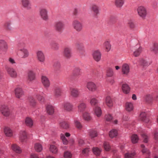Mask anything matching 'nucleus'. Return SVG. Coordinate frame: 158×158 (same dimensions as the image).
Returning <instances> with one entry per match:
<instances>
[{
	"label": "nucleus",
	"mask_w": 158,
	"mask_h": 158,
	"mask_svg": "<svg viewBox=\"0 0 158 158\" xmlns=\"http://www.w3.org/2000/svg\"><path fill=\"white\" fill-rule=\"evenodd\" d=\"M106 73V75L108 77H111L113 74V70L111 68H109L107 69Z\"/></svg>",
	"instance_id": "nucleus-50"
},
{
	"label": "nucleus",
	"mask_w": 158,
	"mask_h": 158,
	"mask_svg": "<svg viewBox=\"0 0 158 158\" xmlns=\"http://www.w3.org/2000/svg\"><path fill=\"white\" fill-rule=\"evenodd\" d=\"M60 125L61 127L64 129H67L69 127V123L65 121L61 123Z\"/></svg>",
	"instance_id": "nucleus-39"
},
{
	"label": "nucleus",
	"mask_w": 158,
	"mask_h": 158,
	"mask_svg": "<svg viewBox=\"0 0 158 158\" xmlns=\"http://www.w3.org/2000/svg\"><path fill=\"white\" fill-rule=\"evenodd\" d=\"M136 154L135 152L131 153H126L125 154L124 156L125 158H133Z\"/></svg>",
	"instance_id": "nucleus-42"
},
{
	"label": "nucleus",
	"mask_w": 158,
	"mask_h": 158,
	"mask_svg": "<svg viewBox=\"0 0 158 158\" xmlns=\"http://www.w3.org/2000/svg\"><path fill=\"white\" fill-rule=\"evenodd\" d=\"M80 72V69L78 68H76L73 70V74L74 76H77L79 74Z\"/></svg>",
	"instance_id": "nucleus-54"
},
{
	"label": "nucleus",
	"mask_w": 158,
	"mask_h": 158,
	"mask_svg": "<svg viewBox=\"0 0 158 158\" xmlns=\"http://www.w3.org/2000/svg\"><path fill=\"white\" fill-rule=\"evenodd\" d=\"M131 140L132 143L133 144H135L138 143L139 138L137 135L133 134L131 136Z\"/></svg>",
	"instance_id": "nucleus-26"
},
{
	"label": "nucleus",
	"mask_w": 158,
	"mask_h": 158,
	"mask_svg": "<svg viewBox=\"0 0 158 158\" xmlns=\"http://www.w3.org/2000/svg\"><path fill=\"white\" fill-rule=\"evenodd\" d=\"M36 98L41 102H44V98L42 96H41L39 95H37Z\"/></svg>",
	"instance_id": "nucleus-60"
},
{
	"label": "nucleus",
	"mask_w": 158,
	"mask_h": 158,
	"mask_svg": "<svg viewBox=\"0 0 158 158\" xmlns=\"http://www.w3.org/2000/svg\"><path fill=\"white\" fill-rule=\"evenodd\" d=\"M76 46L79 51L82 50L83 49V47L82 44H79L78 43H77L76 44Z\"/></svg>",
	"instance_id": "nucleus-58"
},
{
	"label": "nucleus",
	"mask_w": 158,
	"mask_h": 158,
	"mask_svg": "<svg viewBox=\"0 0 158 158\" xmlns=\"http://www.w3.org/2000/svg\"><path fill=\"white\" fill-rule=\"evenodd\" d=\"M92 151L94 154L97 156H99L101 153V150L98 147H93Z\"/></svg>",
	"instance_id": "nucleus-27"
},
{
	"label": "nucleus",
	"mask_w": 158,
	"mask_h": 158,
	"mask_svg": "<svg viewBox=\"0 0 158 158\" xmlns=\"http://www.w3.org/2000/svg\"><path fill=\"white\" fill-rule=\"evenodd\" d=\"M118 135V131L115 129H112L109 132V135L111 138L116 137Z\"/></svg>",
	"instance_id": "nucleus-19"
},
{
	"label": "nucleus",
	"mask_w": 158,
	"mask_h": 158,
	"mask_svg": "<svg viewBox=\"0 0 158 158\" xmlns=\"http://www.w3.org/2000/svg\"><path fill=\"white\" fill-rule=\"evenodd\" d=\"M92 9L94 13V15L96 16L99 13L98 7L95 5H93L92 6Z\"/></svg>",
	"instance_id": "nucleus-28"
},
{
	"label": "nucleus",
	"mask_w": 158,
	"mask_h": 158,
	"mask_svg": "<svg viewBox=\"0 0 158 158\" xmlns=\"http://www.w3.org/2000/svg\"><path fill=\"white\" fill-rule=\"evenodd\" d=\"M35 148L37 152H40L42 150V145L39 143H36L35 144Z\"/></svg>",
	"instance_id": "nucleus-38"
},
{
	"label": "nucleus",
	"mask_w": 158,
	"mask_h": 158,
	"mask_svg": "<svg viewBox=\"0 0 158 158\" xmlns=\"http://www.w3.org/2000/svg\"><path fill=\"white\" fill-rule=\"evenodd\" d=\"M94 59L96 61H99L101 59V54L98 50L94 51L93 54Z\"/></svg>",
	"instance_id": "nucleus-6"
},
{
	"label": "nucleus",
	"mask_w": 158,
	"mask_h": 158,
	"mask_svg": "<svg viewBox=\"0 0 158 158\" xmlns=\"http://www.w3.org/2000/svg\"><path fill=\"white\" fill-rule=\"evenodd\" d=\"M140 63L141 65L143 67L148 66L151 64V63L148 62L146 60L143 59L140 60Z\"/></svg>",
	"instance_id": "nucleus-29"
},
{
	"label": "nucleus",
	"mask_w": 158,
	"mask_h": 158,
	"mask_svg": "<svg viewBox=\"0 0 158 158\" xmlns=\"http://www.w3.org/2000/svg\"><path fill=\"white\" fill-rule=\"evenodd\" d=\"M124 3V0H115V4L117 7H121Z\"/></svg>",
	"instance_id": "nucleus-32"
},
{
	"label": "nucleus",
	"mask_w": 158,
	"mask_h": 158,
	"mask_svg": "<svg viewBox=\"0 0 158 158\" xmlns=\"http://www.w3.org/2000/svg\"><path fill=\"white\" fill-rule=\"evenodd\" d=\"M28 77L31 81L34 80L35 79V75L32 72L30 71L28 73Z\"/></svg>",
	"instance_id": "nucleus-40"
},
{
	"label": "nucleus",
	"mask_w": 158,
	"mask_h": 158,
	"mask_svg": "<svg viewBox=\"0 0 158 158\" xmlns=\"http://www.w3.org/2000/svg\"><path fill=\"white\" fill-rule=\"evenodd\" d=\"M87 87L89 90L92 91H94L96 89V85L92 82H90L87 83Z\"/></svg>",
	"instance_id": "nucleus-13"
},
{
	"label": "nucleus",
	"mask_w": 158,
	"mask_h": 158,
	"mask_svg": "<svg viewBox=\"0 0 158 158\" xmlns=\"http://www.w3.org/2000/svg\"><path fill=\"white\" fill-rule=\"evenodd\" d=\"M25 123L27 126L31 127L33 125V122L30 118L27 117L25 119Z\"/></svg>",
	"instance_id": "nucleus-18"
},
{
	"label": "nucleus",
	"mask_w": 158,
	"mask_h": 158,
	"mask_svg": "<svg viewBox=\"0 0 158 158\" xmlns=\"http://www.w3.org/2000/svg\"><path fill=\"white\" fill-rule=\"evenodd\" d=\"M11 147L13 150L16 152L19 153H20L22 151L20 148L16 144H13L11 146Z\"/></svg>",
	"instance_id": "nucleus-24"
},
{
	"label": "nucleus",
	"mask_w": 158,
	"mask_h": 158,
	"mask_svg": "<svg viewBox=\"0 0 158 158\" xmlns=\"http://www.w3.org/2000/svg\"><path fill=\"white\" fill-rule=\"evenodd\" d=\"M19 56L23 58H25L27 57L29 55V52L27 50L25 49H20Z\"/></svg>",
	"instance_id": "nucleus-8"
},
{
	"label": "nucleus",
	"mask_w": 158,
	"mask_h": 158,
	"mask_svg": "<svg viewBox=\"0 0 158 158\" xmlns=\"http://www.w3.org/2000/svg\"><path fill=\"white\" fill-rule=\"evenodd\" d=\"M152 96L150 95H147L146 97V100L147 102L149 103L152 102Z\"/></svg>",
	"instance_id": "nucleus-59"
},
{
	"label": "nucleus",
	"mask_w": 158,
	"mask_h": 158,
	"mask_svg": "<svg viewBox=\"0 0 158 158\" xmlns=\"http://www.w3.org/2000/svg\"><path fill=\"white\" fill-rule=\"evenodd\" d=\"M64 109L67 111H70L72 110L73 106L70 103L66 102L64 105Z\"/></svg>",
	"instance_id": "nucleus-33"
},
{
	"label": "nucleus",
	"mask_w": 158,
	"mask_h": 158,
	"mask_svg": "<svg viewBox=\"0 0 158 158\" xmlns=\"http://www.w3.org/2000/svg\"><path fill=\"white\" fill-rule=\"evenodd\" d=\"M22 2L24 7L27 9H29L31 8V5L29 0H22Z\"/></svg>",
	"instance_id": "nucleus-21"
},
{
	"label": "nucleus",
	"mask_w": 158,
	"mask_h": 158,
	"mask_svg": "<svg viewBox=\"0 0 158 158\" xmlns=\"http://www.w3.org/2000/svg\"><path fill=\"white\" fill-rule=\"evenodd\" d=\"M53 67L54 69L57 71L60 68V64L59 62L57 61L53 64Z\"/></svg>",
	"instance_id": "nucleus-52"
},
{
	"label": "nucleus",
	"mask_w": 158,
	"mask_h": 158,
	"mask_svg": "<svg viewBox=\"0 0 158 158\" xmlns=\"http://www.w3.org/2000/svg\"><path fill=\"white\" fill-rule=\"evenodd\" d=\"M128 24L130 27L131 28H133L135 27V25L134 23L132 22L131 21H130L129 23Z\"/></svg>",
	"instance_id": "nucleus-64"
},
{
	"label": "nucleus",
	"mask_w": 158,
	"mask_h": 158,
	"mask_svg": "<svg viewBox=\"0 0 158 158\" xmlns=\"http://www.w3.org/2000/svg\"><path fill=\"white\" fill-rule=\"evenodd\" d=\"M52 48L55 50H57L58 49V46L57 44L53 43L52 44Z\"/></svg>",
	"instance_id": "nucleus-63"
},
{
	"label": "nucleus",
	"mask_w": 158,
	"mask_h": 158,
	"mask_svg": "<svg viewBox=\"0 0 158 158\" xmlns=\"http://www.w3.org/2000/svg\"><path fill=\"white\" fill-rule=\"evenodd\" d=\"M152 51L155 53L158 52V44L154 43L152 48Z\"/></svg>",
	"instance_id": "nucleus-49"
},
{
	"label": "nucleus",
	"mask_w": 158,
	"mask_h": 158,
	"mask_svg": "<svg viewBox=\"0 0 158 158\" xmlns=\"http://www.w3.org/2000/svg\"><path fill=\"white\" fill-rule=\"evenodd\" d=\"M89 135L91 139H92L97 137L98 133L96 131L92 130L89 131Z\"/></svg>",
	"instance_id": "nucleus-34"
},
{
	"label": "nucleus",
	"mask_w": 158,
	"mask_h": 158,
	"mask_svg": "<svg viewBox=\"0 0 158 158\" xmlns=\"http://www.w3.org/2000/svg\"><path fill=\"white\" fill-rule=\"evenodd\" d=\"M11 23L10 21H8L5 22L3 24V27L6 30H11L12 28L11 26Z\"/></svg>",
	"instance_id": "nucleus-22"
},
{
	"label": "nucleus",
	"mask_w": 158,
	"mask_h": 158,
	"mask_svg": "<svg viewBox=\"0 0 158 158\" xmlns=\"http://www.w3.org/2000/svg\"><path fill=\"white\" fill-rule=\"evenodd\" d=\"M6 69L9 74L12 77L15 78L17 76L16 72L13 68L6 66Z\"/></svg>",
	"instance_id": "nucleus-3"
},
{
	"label": "nucleus",
	"mask_w": 158,
	"mask_h": 158,
	"mask_svg": "<svg viewBox=\"0 0 158 158\" xmlns=\"http://www.w3.org/2000/svg\"><path fill=\"white\" fill-rule=\"evenodd\" d=\"M50 150L53 153H56L57 152V149L56 146L54 145H51L50 147Z\"/></svg>",
	"instance_id": "nucleus-47"
},
{
	"label": "nucleus",
	"mask_w": 158,
	"mask_h": 158,
	"mask_svg": "<svg viewBox=\"0 0 158 158\" xmlns=\"http://www.w3.org/2000/svg\"><path fill=\"white\" fill-rule=\"evenodd\" d=\"M41 80L42 83L45 87H48L49 86L50 83L47 77L45 76H42V77Z\"/></svg>",
	"instance_id": "nucleus-9"
},
{
	"label": "nucleus",
	"mask_w": 158,
	"mask_h": 158,
	"mask_svg": "<svg viewBox=\"0 0 158 158\" xmlns=\"http://www.w3.org/2000/svg\"><path fill=\"white\" fill-rule=\"evenodd\" d=\"M37 55L38 60L41 62H43L45 60V57L42 52L39 51L37 52Z\"/></svg>",
	"instance_id": "nucleus-15"
},
{
	"label": "nucleus",
	"mask_w": 158,
	"mask_h": 158,
	"mask_svg": "<svg viewBox=\"0 0 158 158\" xmlns=\"http://www.w3.org/2000/svg\"><path fill=\"white\" fill-rule=\"evenodd\" d=\"M8 49V46L6 42L4 40H0V50L6 52Z\"/></svg>",
	"instance_id": "nucleus-5"
},
{
	"label": "nucleus",
	"mask_w": 158,
	"mask_h": 158,
	"mask_svg": "<svg viewBox=\"0 0 158 158\" xmlns=\"http://www.w3.org/2000/svg\"><path fill=\"white\" fill-rule=\"evenodd\" d=\"M142 136L144 139L143 142L146 143L148 142V136L145 134H142Z\"/></svg>",
	"instance_id": "nucleus-62"
},
{
	"label": "nucleus",
	"mask_w": 158,
	"mask_h": 158,
	"mask_svg": "<svg viewBox=\"0 0 158 158\" xmlns=\"http://www.w3.org/2000/svg\"><path fill=\"white\" fill-rule=\"evenodd\" d=\"M122 88L123 92L126 94H128L130 91V87L126 84H123Z\"/></svg>",
	"instance_id": "nucleus-14"
},
{
	"label": "nucleus",
	"mask_w": 158,
	"mask_h": 158,
	"mask_svg": "<svg viewBox=\"0 0 158 158\" xmlns=\"http://www.w3.org/2000/svg\"><path fill=\"white\" fill-rule=\"evenodd\" d=\"M72 155L70 152H66L64 153V157L65 158H71Z\"/></svg>",
	"instance_id": "nucleus-56"
},
{
	"label": "nucleus",
	"mask_w": 158,
	"mask_h": 158,
	"mask_svg": "<svg viewBox=\"0 0 158 158\" xmlns=\"http://www.w3.org/2000/svg\"><path fill=\"white\" fill-rule=\"evenodd\" d=\"M28 100L31 106L33 107L35 106L36 104V102L33 97H28Z\"/></svg>",
	"instance_id": "nucleus-25"
},
{
	"label": "nucleus",
	"mask_w": 158,
	"mask_h": 158,
	"mask_svg": "<svg viewBox=\"0 0 158 158\" xmlns=\"http://www.w3.org/2000/svg\"><path fill=\"white\" fill-rule=\"evenodd\" d=\"M73 24L75 29L77 31H80L82 29L81 24L77 21L75 20L74 21Z\"/></svg>",
	"instance_id": "nucleus-4"
},
{
	"label": "nucleus",
	"mask_w": 158,
	"mask_h": 158,
	"mask_svg": "<svg viewBox=\"0 0 158 158\" xmlns=\"http://www.w3.org/2000/svg\"><path fill=\"white\" fill-rule=\"evenodd\" d=\"M95 114L98 117L101 116L102 114L101 108L100 107H96L94 108Z\"/></svg>",
	"instance_id": "nucleus-30"
},
{
	"label": "nucleus",
	"mask_w": 158,
	"mask_h": 158,
	"mask_svg": "<svg viewBox=\"0 0 158 158\" xmlns=\"http://www.w3.org/2000/svg\"><path fill=\"white\" fill-rule=\"evenodd\" d=\"M61 90L58 87H56L55 89V95L56 97H58L61 95Z\"/></svg>",
	"instance_id": "nucleus-43"
},
{
	"label": "nucleus",
	"mask_w": 158,
	"mask_h": 158,
	"mask_svg": "<svg viewBox=\"0 0 158 158\" xmlns=\"http://www.w3.org/2000/svg\"><path fill=\"white\" fill-rule=\"evenodd\" d=\"M79 95V93L77 90L75 89H73L71 91V95L74 97H77Z\"/></svg>",
	"instance_id": "nucleus-44"
},
{
	"label": "nucleus",
	"mask_w": 158,
	"mask_h": 158,
	"mask_svg": "<svg viewBox=\"0 0 158 158\" xmlns=\"http://www.w3.org/2000/svg\"><path fill=\"white\" fill-rule=\"evenodd\" d=\"M139 119L145 123H148L149 122V118L147 117V114L145 112H142L140 114Z\"/></svg>",
	"instance_id": "nucleus-7"
},
{
	"label": "nucleus",
	"mask_w": 158,
	"mask_h": 158,
	"mask_svg": "<svg viewBox=\"0 0 158 158\" xmlns=\"http://www.w3.org/2000/svg\"><path fill=\"white\" fill-rule=\"evenodd\" d=\"M40 15L42 18L44 20L48 19L47 11L45 9H42L40 10Z\"/></svg>",
	"instance_id": "nucleus-16"
},
{
	"label": "nucleus",
	"mask_w": 158,
	"mask_h": 158,
	"mask_svg": "<svg viewBox=\"0 0 158 158\" xmlns=\"http://www.w3.org/2000/svg\"><path fill=\"white\" fill-rule=\"evenodd\" d=\"M139 16L143 19H144L146 16L147 11L145 8L143 6L139 7L137 10Z\"/></svg>",
	"instance_id": "nucleus-1"
},
{
	"label": "nucleus",
	"mask_w": 158,
	"mask_h": 158,
	"mask_svg": "<svg viewBox=\"0 0 158 158\" xmlns=\"http://www.w3.org/2000/svg\"><path fill=\"white\" fill-rule=\"evenodd\" d=\"M74 122L76 127L78 129H81L82 128V126L79 121L77 120H75Z\"/></svg>",
	"instance_id": "nucleus-53"
},
{
	"label": "nucleus",
	"mask_w": 158,
	"mask_h": 158,
	"mask_svg": "<svg viewBox=\"0 0 158 158\" xmlns=\"http://www.w3.org/2000/svg\"><path fill=\"white\" fill-rule=\"evenodd\" d=\"M104 45L105 47L106 50L107 52L109 51L111 47V45L110 44V42L108 41H106L104 43Z\"/></svg>",
	"instance_id": "nucleus-45"
},
{
	"label": "nucleus",
	"mask_w": 158,
	"mask_h": 158,
	"mask_svg": "<svg viewBox=\"0 0 158 158\" xmlns=\"http://www.w3.org/2000/svg\"><path fill=\"white\" fill-rule=\"evenodd\" d=\"M142 48L141 47H140L139 48L136 49L133 53V55L135 57L139 56L142 52Z\"/></svg>",
	"instance_id": "nucleus-41"
},
{
	"label": "nucleus",
	"mask_w": 158,
	"mask_h": 158,
	"mask_svg": "<svg viewBox=\"0 0 158 158\" xmlns=\"http://www.w3.org/2000/svg\"><path fill=\"white\" fill-rule=\"evenodd\" d=\"M1 112L5 116L7 117L10 114V110L8 107L6 105H3L1 107Z\"/></svg>",
	"instance_id": "nucleus-2"
},
{
	"label": "nucleus",
	"mask_w": 158,
	"mask_h": 158,
	"mask_svg": "<svg viewBox=\"0 0 158 158\" xmlns=\"http://www.w3.org/2000/svg\"><path fill=\"white\" fill-rule=\"evenodd\" d=\"M20 134L21 135L20 136V139L22 142H24L27 137L26 133L25 131H21Z\"/></svg>",
	"instance_id": "nucleus-35"
},
{
	"label": "nucleus",
	"mask_w": 158,
	"mask_h": 158,
	"mask_svg": "<svg viewBox=\"0 0 158 158\" xmlns=\"http://www.w3.org/2000/svg\"><path fill=\"white\" fill-rule=\"evenodd\" d=\"M64 53L66 57L69 58L71 56L70 50L69 48H66L64 50Z\"/></svg>",
	"instance_id": "nucleus-37"
},
{
	"label": "nucleus",
	"mask_w": 158,
	"mask_h": 158,
	"mask_svg": "<svg viewBox=\"0 0 158 158\" xmlns=\"http://www.w3.org/2000/svg\"><path fill=\"white\" fill-rule=\"evenodd\" d=\"M4 132L6 136L11 137L13 135L12 131L9 127H5L4 128Z\"/></svg>",
	"instance_id": "nucleus-20"
},
{
	"label": "nucleus",
	"mask_w": 158,
	"mask_h": 158,
	"mask_svg": "<svg viewBox=\"0 0 158 158\" xmlns=\"http://www.w3.org/2000/svg\"><path fill=\"white\" fill-rule=\"evenodd\" d=\"M126 109L129 112L132 111L133 109L132 104L131 102L126 103Z\"/></svg>",
	"instance_id": "nucleus-31"
},
{
	"label": "nucleus",
	"mask_w": 158,
	"mask_h": 158,
	"mask_svg": "<svg viewBox=\"0 0 158 158\" xmlns=\"http://www.w3.org/2000/svg\"><path fill=\"white\" fill-rule=\"evenodd\" d=\"M83 117L84 119L86 121L90 120L91 118L89 114L87 112H85L83 114Z\"/></svg>",
	"instance_id": "nucleus-48"
},
{
	"label": "nucleus",
	"mask_w": 158,
	"mask_h": 158,
	"mask_svg": "<svg viewBox=\"0 0 158 158\" xmlns=\"http://www.w3.org/2000/svg\"><path fill=\"white\" fill-rule=\"evenodd\" d=\"M103 146L105 151H109L110 149V146L109 142H104L103 144Z\"/></svg>",
	"instance_id": "nucleus-36"
},
{
	"label": "nucleus",
	"mask_w": 158,
	"mask_h": 158,
	"mask_svg": "<svg viewBox=\"0 0 158 158\" xmlns=\"http://www.w3.org/2000/svg\"><path fill=\"white\" fill-rule=\"evenodd\" d=\"M90 103L92 105H95L98 103V101L96 99L93 98L91 99Z\"/></svg>",
	"instance_id": "nucleus-61"
},
{
	"label": "nucleus",
	"mask_w": 158,
	"mask_h": 158,
	"mask_svg": "<svg viewBox=\"0 0 158 158\" xmlns=\"http://www.w3.org/2000/svg\"><path fill=\"white\" fill-rule=\"evenodd\" d=\"M46 110L47 113L49 115H52L54 112V109L53 107L50 105L47 106Z\"/></svg>",
	"instance_id": "nucleus-23"
},
{
	"label": "nucleus",
	"mask_w": 158,
	"mask_h": 158,
	"mask_svg": "<svg viewBox=\"0 0 158 158\" xmlns=\"http://www.w3.org/2000/svg\"><path fill=\"white\" fill-rule=\"evenodd\" d=\"M86 107V105L84 103H81L78 106L79 110L81 111H84Z\"/></svg>",
	"instance_id": "nucleus-46"
},
{
	"label": "nucleus",
	"mask_w": 158,
	"mask_h": 158,
	"mask_svg": "<svg viewBox=\"0 0 158 158\" xmlns=\"http://www.w3.org/2000/svg\"><path fill=\"white\" fill-rule=\"evenodd\" d=\"M105 118L107 121L110 122L112 120L113 117L111 114H108L105 115Z\"/></svg>",
	"instance_id": "nucleus-57"
},
{
	"label": "nucleus",
	"mask_w": 158,
	"mask_h": 158,
	"mask_svg": "<svg viewBox=\"0 0 158 158\" xmlns=\"http://www.w3.org/2000/svg\"><path fill=\"white\" fill-rule=\"evenodd\" d=\"M63 27L64 24L60 22H56L55 25L56 30L59 32L61 31Z\"/></svg>",
	"instance_id": "nucleus-11"
},
{
	"label": "nucleus",
	"mask_w": 158,
	"mask_h": 158,
	"mask_svg": "<svg viewBox=\"0 0 158 158\" xmlns=\"http://www.w3.org/2000/svg\"><path fill=\"white\" fill-rule=\"evenodd\" d=\"M15 93L16 97L18 98H20L23 95L22 89L20 88H17L15 90Z\"/></svg>",
	"instance_id": "nucleus-12"
},
{
	"label": "nucleus",
	"mask_w": 158,
	"mask_h": 158,
	"mask_svg": "<svg viewBox=\"0 0 158 158\" xmlns=\"http://www.w3.org/2000/svg\"><path fill=\"white\" fill-rule=\"evenodd\" d=\"M141 152L143 154L144 153H146L148 155H149L151 154V152L149 151V150L147 148H143L141 150Z\"/></svg>",
	"instance_id": "nucleus-55"
},
{
	"label": "nucleus",
	"mask_w": 158,
	"mask_h": 158,
	"mask_svg": "<svg viewBox=\"0 0 158 158\" xmlns=\"http://www.w3.org/2000/svg\"><path fill=\"white\" fill-rule=\"evenodd\" d=\"M105 102L106 105L109 107H111L113 106L112 100L110 96H107L106 98Z\"/></svg>",
	"instance_id": "nucleus-17"
},
{
	"label": "nucleus",
	"mask_w": 158,
	"mask_h": 158,
	"mask_svg": "<svg viewBox=\"0 0 158 158\" xmlns=\"http://www.w3.org/2000/svg\"><path fill=\"white\" fill-rule=\"evenodd\" d=\"M122 70L123 74L127 75L130 71V68L128 65L127 64H124L122 66Z\"/></svg>",
	"instance_id": "nucleus-10"
},
{
	"label": "nucleus",
	"mask_w": 158,
	"mask_h": 158,
	"mask_svg": "<svg viewBox=\"0 0 158 158\" xmlns=\"http://www.w3.org/2000/svg\"><path fill=\"white\" fill-rule=\"evenodd\" d=\"M60 138L62 140L63 143L64 144L66 145L68 144V141L64 135L62 134L60 136Z\"/></svg>",
	"instance_id": "nucleus-51"
}]
</instances>
